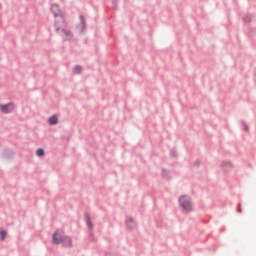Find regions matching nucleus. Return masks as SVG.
Here are the masks:
<instances>
[{
  "label": "nucleus",
  "instance_id": "1",
  "mask_svg": "<svg viewBox=\"0 0 256 256\" xmlns=\"http://www.w3.org/2000/svg\"><path fill=\"white\" fill-rule=\"evenodd\" d=\"M54 245H63V247H72L73 240L71 236L62 235L59 230H56L52 236Z\"/></svg>",
  "mask_w": 256,
  "mask_h": 256
},
{
  "label": "nucleus",
  "instance_id": "2",
  "mask_svg": "<svg viewBox=\"0 0 256 256\" xmlns=\"http://www.w3.org/2000/svg\"><path fill=\"white\" fill-rule=\"evenodd\" d=\"M178 203L184 213L188 214L193 211V203L191 202V197L182 195L178 198Z\"/></svg>",
  "mask_w": 256,
  "mask_h": 256
},
{
  "label": "nucleus",
  "instance_id": "3",
  "mask_svg": "<svg viewBox=\"0 0 256 256\" xmlns=\"http://www.w3.org/2000/svg\"><path fill=\"white\" fill-rule=\"evenodd\" d=\"M54 27L57 33H59L61 29H67V21L65 20V14L58 17V19L54 21Z\"/></svg>",
  "mask_w": 256,
  "mask_h": 256
},
{
  "label": "nucleus",
  "instance_id": "4",
  "mask_svg": "<svg viewBox=\"0 0 256 256\" xmlns=\"http://www.w3.org/2000/svg\"><path fill=\"white\" fill-rule=\"evenodd\" d=\"M80 24L77 26V29L79 30L80 35H85V32L87 31V22L85 21V16L80 15Z\"/></svg>",
  "mask_w": 256,
  "mask_h": 256
},
{
  "label": "nucleus",
  "instance_id": "5",
  "mask_svg": "<svg viewBox=\"0 0 256 256\" xmlns=\"http://www.w3.org/2000/svg\"><path fill=\"white\" fill-rule=\"evenodd\" d=\"M66 38H64V41H69L70 43H73V41H75V37L73 36V32H71V30L66 29V28H62L60 30Z\"/></svg>",
  "mask_w": 256,
  "mask_h": 256
},
{
  "label": "nucleus",
  "instance_id": "6",
  "mask_svg": "<svg viewBox=\"0 0 256 256\" xmlns=\"http://www.w3.org/2000/svg\"><path fill=\"white\" fill-rule=\"evenodd\" d=\"M50 9L55 18L63 17V15H65L63 14V11H61V9L59 8V5L57 4H52Z\"/></svg>",
  "mask_w": 256,
  "mask_h": 256
},
{
  "label": "nucleus",
  "instance_id": "7",
  "mask_svg": "<svg viewBox=\"0 0 256 256\" xmlns=\"http://www.w3.org/2000/svg\"><path fill=\"white\" fill-rule=\"evenodd\" d=\"M0 110L2 113H13V103L0 105Z\"/></svg>",
  "mask_w": 256,
  "mask_h": 256
},
{
  "label": "nucleus",
  "instance_id": "8",
  "mask_svg": "<svg viewBox=\"0 0 256 256\" xmlns=\"http://www.w3.org/2000/svg\"><path fill=\"white\" fill-rule=\"evenodd\" d=\"M232 167L233 166L231 165V162H229V161H223L221 163V169H222V171H224V173H229V171H231Z\"/></svg>",
  "mask_w": 256,
  "mask_h": 256
},
{
  "label": "nucleus",
  "instance_id": "9",
  "mask_svg": "<svg viewBox=\"0 0 256 256\" xmlns=\"http://www.w3.org/2000/svg\"><path fill=\"white\" fill-rule=\"evenodd\" d=\"M126 225L128 229H135V227H137V224L135 223V219H133V217L131 216L126 217Z\"/></svg>",
  "mask_w": 256,
  "mask_h": 256
},
{
  "label": "nucleus",
  "instance_id": "10",
  "mask_svg": "<svg viewBox=\"0 0 256 256\" xmlns=\"http://www.w3.org/2000/svg\"><path fill=\"white\" fill-rule=\"evenodd\" d=\"M84 219L86 221V225L89 229V231H93V222H91V217L89 216V213H84Z\"/></svg>",
  "mask_w": 256,
  "mask_h": 256
},
{
  "label": "nucleus",
  "instance_id": "11",
  "mask_svg": "<svg viewBox=\"0 0 256 256\" xmlns=\"http://www.w3.org/2000/svg\"><path fill=\"white\" fill-rule=\"evenodd\" d=\"M59 122L57 116L53 115L49 118V125H57Z\"/></svg>",
  "mask_w": 256,
  "mask_h": 256
},
{
  "label": "nucleus",
  "instance_id": "12",
  "mask_svg": "<svg viewBox=\"0 0 256 256\" xmlns=\"http://www.w3.org/2000/svg\"><path fill=\"white\" fill-rule=\"evenodd\" d=\"M81 71H83V67H81V65H76L74 67L73 74L74 75H79V74H81Z\"/></svg>",
  "mask_w": 256,
  "mask_h": 256
},
{
  "label": "nucleus",
  "instance_id": "13",
  "mask_svg": "<svg viewBox=\"0 0 256 256\" xmlns=\"http://www.w3.org/2000/svg\"><path fill=\"white\" fill-rule=\"evenodd\" d=\"M252 19H253V15H251V14H246V15L243 17L244 23H251Z\"/></svg>",
  "mask_w": 256,
  "mask_h": 256
},
{
  "label": "nucleus",
  "instance_id": "14",
  "mask_svg": "<svg viewBox=\"0 0 256 256\" xmlns=\"http://www.w3.org/2000/svg\"><path fill=\"white\" fill-rule=\"evenodd\" d=\"M5 237H7V230L0 231V241H5Z\"/></svg>",
  "mask_w": 256,
  "mask_h": 256
},
{
  "label": "nucleus",
  "instance_id": "15",
  "mask_svg": "<svg viewBox=\"0 0 256 256\" xmlns=\"http://www.w3.org/2000/svg\"><path fill=\"white\" fill-rule=\"evenodd\" d=\"M36 154H37L38 157H43V155H45V150H43L42 148H39L36 151Z\"/></svg>",
  "mask_w": 256,
  "mask_h": 256
},
{
  "label": "nucleus",
  "instance_id": "16",
  "mask_svg": "<svg viewBox=\"0 0 256 256\" xmlns=\"http://www.w3.org/2000/svg\"><path fill=\"white\" fill-rule=\"evenodd\" d=\"M162 177L168 178L169 177V171L165 170V169H162Z\"/></svg>",
  "mask_w": 256,
  "mask_h": 256
},
{
  "label": "nucleus",
  "instance_id": "17",
  "mask_svg": "<svg viewBox=\"0 0 256 256\" xmlns=\"http://www.w3.org/2000/svg\"><path fill=\"white\" fill-rule=\"evenodd\" d=\"M242 126H243L244 131H249V127L247 126V123L242 122Z\"/></svg>",
  "mask_w": 256,
  "mask_h": 256
},
{
  "label": "nucleus",
  "instance_id": "18",
  "mask_svg": "<svg viewBox=\"0 0 256 256\" xmlns=\"http://www.w3.org/2000/svg\"><path fill=\"white\" fill-rule=\"evenodd\" d=\"M119 0H112V5L114 7V9H117V3Z\"/></svg>",
  "mask_w": 256,
  "mask_h": 256
},
{
  "label": "nucleus",
  "instance_id": "19",
  "mask_svg": "<svg viewBox=\"0 0 256 256\" xmlns=\"http://www.w3.org/2000/svg\"><path fill=\"white\" fill-rule=\"evenodd\" d=\"M170 155L171 157H177V152H175V150H171Z\"/></svg>",
  "mask_w": 256,
  "mask_h": 256
},
{
  "label": "nucleus",
  "instance_id": "20",
  "mask_svg": "<svg viewBox=\"0 0 256 256\" xmlns=\"http://www.w3.org/2000/svg\"><path fill=\"white\" fill-rule=\"evenodd\" d=\"M199 165H201V162L199 160H197L195 163H194V166L195 167H199Z\"/></svg>",
  "mask_w": 256,
  "mask_h": 256
},
{
  "label": "nucleus",
  "instance_id": "21",
  "mask_svg": "<svg viewBox=\"0 0 256 256\" xmlns=\"http://www.w3.org/2000/svg\"><path fill=\"white\" fill-rule=\"evenodd\" d=\"M237 211H238V213H241V205H238Z\"/></svg>",
  "mask_w": 256,
  "mask_h": 256
}]
</instances>
